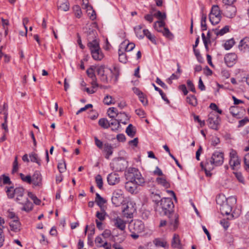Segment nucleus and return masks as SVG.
<instances>
[{
	"mask_svg": "<svg viewBox=\"0 0 249 249\" xmlns=\"http://www.w3.org/2000/svg\"><path fill=\"white\" fill-rule=\"evenodd\" d=\"M207 16L204 13H202L201 20V27L202 31H204L207 30V27L206 24Z\"/></svg>",
	"mask_w": 249,
	"mask_h": 249,
	"instance_id": "obj_44",
	"label": "nucleus"
},
{
	"mask_svg": "<svg viewBox=\"0 0 249 249\" xmlns=\"http://www.w3.org/2000/svg\"><path fill=\"white\" fill-rule=\"evenodd\" d=\"M14 191V195H16L17 197L23 196V195H24V189L21 187L16 188Z\"/></svg>",
	"mask_w": 249,
	"mask_h": 249,
	"instance_id": "obj_49",
	"label": "nucleus"
},
{
	"mask_svg": "<svg viewBox=\"0 0 249 249\" xmlns=\"http://www.w3.org/2000/svg\"><path fill=\"white\" fill-rule=\"evenodd\" d=\"M216 202L220 205V210L222 214L229 215L231 213L232 207L236 203V198L231 196L226 198L224 196L216 198Z\"/></svg>",
	"mask_w": 249,
	"mask_h": 249,
	"instance_id": "obj_3",
	"label": "nucleus"
},
{
	"mask_svg": "<svg viewBox=\"0 0 249 249\" xmlns=\"http://www.w3.org/2000/svg\"><path fill=\"white\" fill-rule=\"evenodd\" d=\"M154 16L156 17L160 20H163L166 17L165 13H162L160 11L155 14Z\"/></svg>",
	"mask_w": 249,
	"mask_h": 249,
	"instance_id": "obj_58",
	"label": "nucleus"
},
{
	"mask_svg": "<svg viewBox=\"0 0 249 249\" xmlns=\"http://www.w3.org/2000/svg\"><path fill=\"white\" fill-rule=\"evenodd\" d=\"M244 162L245 164V170L249 172V153L245 155L244 158Z\"/></svg>",
	"mask_w": 249,
	"mask_h": 249,
	"instance_id": "obj_51",
	"label": "nucleus"
},
{
	"mask_svg": "<svg viewBox=\"0 0 249 249\" xmlns=\"http://www.w3.org/2000/svg\"><path fill=\"white\" fill-rule=\"evenodd\" d=\"M224 153L219 151H215L211 156L210 158L206 159L205 161H202L200 166L205 171L206 175L211 176V171L215 167L221 166L224 162Z\"/></svg>",
	"mask_w": 249,
	"mask_h": 249,
	"instance_id": "obj_2",
	"label": "nucleus"
},
{
	"mask_svg": "<svg viewBox=\"0 0 249 249\" xmlns=\"http://www.w3.org/2000/svg\"><path fill=\"white\" fill-rule=\"evenodd\" d=\"M95 181L98 187L101 189L103 188V179L102 177L100 175H98L95 178Z\"/></svg>",
	"mask_w": 249,
	"mask_h": 249,
	"instance_id": "obj_53",
	"label": "nucleus"
},
{
	"mask_svg": "<svg viewBox=\"0 0 249 249\" xmlns=\"http://www.w3.org/2000/svg\"><path fill=\"white\" fill-rule=\"evenodd\" d=\"M144 228L143 223L139 220H135L134 223L131 224L129 227L130 231L133 230L137 233L142 232L144 230Z\"/></svg>",
	"mask_w": 249,
	"mask_h": 249,
	"instance_id": "obj_9",
	"label": "nucleus"
},
{
	"mask_svg": "<svg viewBox=\"0 0 249 249\" xmlns=\"http://www.w3.org/2000/svg\"><path fill=\"white\" fill-rule=\"evenodd\" d=\"M156 182L158 184L162 185L165 188H169L170 187V183L166 180L165 178L163 177H158L156 178Z\"/></svg>",
	"mask_w": 249,
	"mask_h": 249,
	"instance_id": "obj_24",
	"label": "nucleus"
},
{
	"mask_svg": "<svg viewBox=\"0 0 249 249\" xmlns=\"http://www.w3.org/2000/svg\"><path fill=\"white\" fill-rule=\"evenodd\" d=\"M87 39L88 42L98 40L96 31L94 30L89 29L87 32Z\"/></svg>",
	"mask_w": 249,
	"mask_h": 249,
	"instance_id": "obj_17",
	"label": "nucleus"
},
{
	"mask_svg": "<svg viewBox=\"0 0 249 249\" xmlns=\"http://www.w3.org/2000/svg\"><path fill=\"white\" fill-rule=\"evenodd\" d=\"M105 104L107 105H110L111 104H115V101L113 100L112 96L107 95L104 99L103 101Z\"/></svg>",
	"mask_w": 249,
	"mask_h": 249,
	"instance_id": "obj_52",
	"label": "nucleus"
},
{
	"mask_svg": "<svg viewBox=\"0 0 249 249\" xmlns=\"http://www.w3.org/2000/svg\"><path fill=\"white\" fill-rule=\"evenodd\" d=\"M87 46L89 48L90 53L101 49L99 46V40L94 41L93 42H89L88 43Z\"/></svg>",
	"mask_w": 249,
	"mask_h": 249,
	"instance_id": "obj_23",
	"label": "nucleus"
},
{
	"mask_svg": "<svg viewBox=\"0 0 249 249\" xmlns=\"http://www.w3.org/2000/svg\"><path fill=\"white\" fill-rule=\"evenodd\" d=\"M241 161L239 157L230 159L229 164L232 170H235L237 167H238L240 165Z\"/></svg>",
	"mask_w": 249,
	"mask_h": 249,
	"instance_id": "obj_29",
	"label": "nucleus"
},
{
	"mask_svg": "<svg viewBox=\"0 0 249 249\" xmlns=\"http://www.w3.org/2000/svg\"><path fill=\"white\" fill-rule=\"evenodd\" d=\"M212 31L214 32V34H216L217 36H223L229 31V27L228 26H225L219 31H218L217 29H213Z\"/></svg>",
	"mask_w": 249,
	"mask_h": 249,
	"instance_id": "obj_35",
	"label": "nucleus"
},
{
	"mask_svg": "<svg viewBox=\"0 0 249 249\" xmlns=\"http://www.w3.org/2000/svg\"><path fill=\"white\" fill-rule=\"evenodd\" d=\"M107 180L109 185H114L119 182L120 178L117 174L111 173L108 175Z\"/></svg>",
	"mask_w": 249,
	"mask_h": 249,
	"instance_id": "obj_13",
	"label": "nucleus"
},
{
	"mask_svg": "<svg viewBox=\"0 0 249 249\" xmlns=\"http://www.w3.org/2000/svg\"><path fill=\"white\" fill-rule=\"evenodd\" d=\"M234 44L233 38H231L226 41L224 45V47L225 50H229L232 47Z\"/></svg>",
	"mask_w": 249,
	"mask_h": 249,
	"instance_id": "obj_48",
	"label": "nucleus"
},
{
	"mask_svg": "<svg viewBox=\"0 0 249 249\" xmlns=\"http://www.w3.org/2000/svg\"><path fill=\"white\" fill-rule=\"evenodd\" d=\"M123 199V191L121 189L115 190L111 198L113 204L116 207L119 206L122 203Z\"/></svg>",
	"mask_w": 249,
	"mask_h": 249,
	"instance_id": "obj_6",
	"label": "nucleus"
},
{
	"mask_svg": "<svg viewBox=\"0 0 249 249\" xmlns=\"http://www.w3.org/2000/svg\"><path fill=\"white\" fill-rule=\"evenodd\" d=\"M96 71L100 75L101 80L104 82H107V74L108 72H112L110 69L105 67V66H100L97 68Z\"/></svg>",
	"mask_w": 249,
	"mask_h": 249,
	"instance_id": "obj_7",
	"label": "nucleus"
},
{
	"mask_svg": "<svg viewBox=\"0 0 249 249\" xmlns=\"http://www.w3.org/2000/svg\"><path fill=\"white\" fill-rule=\"evenodd\" d=\"M23 207L21 208L22 211H25L26 212H29L33 210L34 205L30 202L28 198L27 201H24V203L22 204Z\"/></svg>",
	"mask_w": 249,
	"mask_h": 249,
	"instance_id": "obj_25",
	"label": "nucleus"
},
{
	"mask_svg": "<svg viewBox=\"0 0 249 249\" xmlns=\"http://www.w3.org/2000/svg\"><path fill=\"white\" fill-rule=\"evenodd\" d=\"M29 157L32 162H36L39 166L41 165V160L38 158L36 154L32 153L29 155Z\"/></svg>",
	"mask_w": 249,
	"mask_h": 249,
	"instance_id": "obj_43",
	"label": "nucleus"
},
{
	"mask_svg": "<svg viewBox=\"0 0 249 249\" xmlns=\"http://www.w3.org/2000/svg\"><path fill=\"white\" fill-rule=\"evenodd\" d=\"M220 143V139L216 136H213L212 138L211 144L215 146Z\"/></svg>",
	"mask_w": 249,
	"mask_h": 249,
	"instance_id": "obj_64",
	"label": "nucleus"
},
{
	"mask_svg": "<svg viewBox=\"0 0 249 249\" xmlns=\"http://www.w3.org/2000/svg\"><path fill=\"white\" fill-rule=\"evenodd\" d=\"M126 180L134 181L139 185L142 186L145 183L144 179L137 168L130 167L125 172Z\"/></svg>",
	"mask_w": 249,
	"mask_h": 249,
	"instance_id": "obj_4",
	"label": "nucleus"
},
{
	"mask_svg": "<svg viewBox=\"0 0 249 249\" xmlns=\"http://www.w3.org/2000/svg\"><path fill=\"white\" fill-rule=\"evenodd\" d=\"M137 185H139L134 181L128 180L125 184V188L131 194H133L136 191Z\"/></svg>",
	"mask_w": 249,
	"mask_h": 249,
	"instance_id": "obj_14",
	"label": "nucleus"
},
{
	"mask_svg": "<svg viewBox=\"0 0 249 249\" xmlns=\"http://www.w3.org/2000/svg\"><path fill=\"white\" fill-rule=\"evenodd\" d=\"M171 246L173 248H177L179 249H181L182 248V245L180 243L179 236L178 234H174L171 242Z\"/></svg>",
	"mask_w": 249,
	"mask_h": 249,
	"instance_id": "obj_15",
	"label": "nucleus"
},
{
	"mask_svg": "<svg viewBox=\"0 0 249 249\" xmlns=\"http://www.w3.org/2000/svg\"><path fill=\"white\" fill-rule=\"evenodd\" d=\"M144 33V36H145L152 43L156 44V37L154 35H152L148 30H143Z\"/></svg>",
	"mask_w": 249,
	"mask_h": 249,
	"instance_id": "obj_26",
	"label": "nucleus"
},
{
	"mask_svg": "<svg viewBox=\"0 0 249 249\" xmlns=\"http://www.w3.org/2000/svg\"><path fill=\"white\" fill-rule=\"evenodd\" d=\"M152 86L154 87L155 90H156L159 92V94H160V95H161L162 99L164 101H166L167 103H168V104L169 103H170L169 100L168 99L165 94L162 91V90L161 89H160V88H159L158 87H157L153 83L152 84Z\"/></svg>",
	"mask_w": 249,
	"mask_h": 249,
	"instance_id": "obj_42",
	"label": "nucleus"
},
{
	"mask_svg": "<svg viewBox=\"0 0 249 249\" xmlns=\"http://www.w3.org/2000/svg\"><path fill=\"white\" fill-rule=\"evenodd\" d=\"M113 169L117 172L124 171L127 167V162L123 159L114 161L112 164Z\"/></svg>",
	"mask_w": 249,
	"mask_h": 249,
	"instance_id": "obj_8",
	"label": "nucleus"
},
{
	"mask_svg": "<svg viewBox=\"0 0 249 249\" xmlns=\"http://www.w3.org/2000/svg\"><path fill=\"white\" fill-rule=\"evenodd\" d=\"M118 115V119L119 120L121 123L126 124L127 123V121L129 120V117L128 115L124 112H121Z\"/></svg>",
	"mask_w": 249,
	"mask_h": 249,
	"instance_id": "obj_28",
	"label": "nucleus"
},
{
	"mask_svg": "<svg viewBox=\"0 0 249 249\" xmlns=\"http://www.w3.org/2000/svg\"><path fill=\"white\" fill-rule=\"evenodd\" d=\"M235 177L238 180V181L242 183H244V178L241 172H235L234 173Z\"/></svg>",
	"mask_w": 249,
	"mask_h": 249,
	"instance_id": "obj_62",
	"label": "nucleus"
},
{
	"mask_svg": "<svg viewBox=\"0 0 249 249\" xmlns=\"http://www.w3.org/2000/svg\"><path fill=\"white\" fill-rule=\"evenodd\" d=\"M19 175L21 179L23 181L27 182L29 184H31L32 183V180L31 176L27 175L26 176H25L22 173H20Z\"/></svg>",
	"mask_w": 249,
	"mask_h": 249,
	"instance_id": "obj_54",
	"label": "nucleus"
},
{
	"mask_svg": "<svg viewBox=\"0 0 249 249\" xmlns=\"http://www.w3.org/2000/svg\"><path fill=\"white\" fill-rule=\"evenodd\" d=\"M108 116L112 118H115V117H118V115L119 113H118V110L114 107H109L107 110Z\"/></svg>",
	"mask_w": 249,
	"mask_h": 249,
	"instance_id": "obj_33",
	"label": "nucleus"
},
{
	"mask_svg": "<svg viewBox=\"0 0 249 249\" xmlns=\"http://www.w3.org/2000/svg\"><path fill=\"white\" fill-rule=\"evenodd\" d=\"M237 58V56L235 53H229L225 55L224 61L228 67H231L235 64Z\"/></svg>",
	"mask_w": 249,
	"mask_h": 249,
	"instance_id": "obj_10",
	"label": "nucleus"
},
{
	"mask_svg": "<svg viewBox=\"0 0 249 249\" xmlns=\"http://www.w3.org/2000/svg\"><path fill=\"white\" fill-rule=\"evenodd\" d=\"M224 8V15L229 18H233L236 14V8L235 6H226Z\"/></svg>",
	"mask_w": 249,
	"mask_h": 249,
	"instance_id": "obj_11",
	"label": "nucleus"
},
{
	"mask_svg": "<svg viewBox=\"0 0 249 249\" xmlns=\"http://www.w3.org/2000/svg\"><path fill=\"white\" fill-rule=\"evenodd\" d=\"M186 102L192 106L195 107L197 105V99L195 95H190L186 98Z\"/></svg>",
	"mask_w": 249,
	"mask_h": 249,
	"instance_id": "obj_36",
	"label": "nucleus"
},
{
	"mask_svg": "<svg viewBox=\"0 0 249 249\" xmlns=\"http://www.w3.org/2000/svg\"><path fill=\"white\" fill-rule=\"evenodd\" d=\"M58 169L60 173H62L65 171L66 169V165L64 161L63 162L59 163L57 165Z\"/></svg>",
	"mask_w": 249,
	"mask_h": 249,
	"instance_id": "obj_57",
	"label": "nucleus"
},
{
	"mask_svg": "<svg viewBox=\"0 0 249 249\" xmlns=\"http://www.w3.org/2000/svg\"><path fill=\"white\" fill-rule=\"evenodd\" d=\"M220 121V118L216 112L212 111L209 113L207 122L210 128L217 130Z\"/></svg>",
	"mask_w": 249,
	"mask_h": 249,
	"instance_id": "obj_5",
	"label": "nucleus"
},
{
	"mask_svg": "<svg viewBox=\"0 0 249 249\" xmlns=\"http://www.w3.org/2000/svg\"><path fill=\"white\" fill-rule=\"evenodd\" d=\"M187 86H188V88L191 91H192L194 93L196 92L195 86L193 84V82L191 80H187Z\"/></svg>",
	"mask_w": 249,
	"mask_h": 249,
	"instance_id": "obj_63",
	"label": "nucleus"
},
{
	"mask_svg": "<svg viewBox=\"0 0 249 249\" xmlns=\"http://www.w3.org/2000/svg\"><path fill=\"white\" fill-rule=\"evenodd\" d=\"M129 205H127L126 207L124 209L123 212L124 213V214L126 216L127 218H131L132 217L133 213L134 212L135 210L133 209V207L132 206L131 208V210H129Z\"/></svg>",
	"mask_w": 249,
	"mask_h": 249,
	"instance_id": "obj_38",
	"label": "nucleus"
},
{
	"mask_svg": "<svg viewBox=\"0 0 249 249\" xmlns=\"http://www.w3.org/2000/svg\"><path fill=\"white\" fill-rule=\"evenodd\" d=\"M13 187H10L7 188L6 193L7 196L10 198H13L14 197V191L13 190Z\"/></svg>",
	"mask_w": 249,
	"mask_h": 249,
	"instance_id": "obj_60",
	"label": "nucleus"
},
{
	"mask_svg": "<svg viewBox=\"0 0 249 249\" xmlns=\"http://www.w3.org/2000/svg\"><path fill=\"white\" fill-rule=\"evenodd\" d=\"M104 151L106 153L105 158L108 159L113 153V147L111 144L107 142L105 143L104 144Z\"/></svg>",
	"mask_w": 249,
	"mask_h": 249,
	"instance_id": "obj_21",
	"label": "nucleus"
},
{
	"mask_svg": "<svg viewBox=\"0 0 249 249\" xmlns=\"http://www.w3.org/2000/svg\"><path fill=\"white\" fill-rule=\"evenodd\" d=\"M154 15L152 13L146 14L144 16V18L145 20L151 23L153 21Z\"/></svg>",
	"mask_w": 249,
	"mask_h": 249,
	"instance_id": "obj_61",
	"label": "nucleus"
},
{
	"mask_svg": "<svg viewBox=\"0 0 249 249\" xmlns=\"http://www.w3.org/2000/svg\"><path fill=\"white\" fill-rule=\"evenodd\" d=\"M95 67L92 66L87 70V74L88 76L91 79H95L96 76L94 73Z\"/></svg>",
	"mask_w": 249,
	"mask_h": 249,
	"instance_id": "obj_50",
	"label": "nucleus"
},
{
	"mask_svg": "<svg viewBox=\"0 0 249 249\" xmlns=\"http://www.w3.org/2000/svg\"><path fill=\"white\" fill-rule=\"evenodd\" d=\"M10 230L15 232H18L20 230V223L18 219H14L9 223Z\"/></svg>",
	"mask_w": 249,
	"mask_h": 249,
	"instance_id": "obj_16",
	"label": "nucleus"
},
{
	"mask_svg": "<svg viewBox=\"0 0 249 249\" xmlns=\"http://www.w3.org/2000/svg\"><path fill=\"white\" fill-rule=\"evenodd\" d=\"M163 35L169 39H172L173 35L170 32L169 30L167 28H164L163 31H162Z\"/></svg>",
	"mask_w": 249,
	"mask_h": 249,
	"instance_id": "obj_55",
	"label": "nucleus"
},
{
	"mask_svg": "<svg viewBox=\"0 0 249 249\" xmlns=\"http://www.w3.org/2000/svg\"><path fill=\"white\" fill-rule=\"evenodd\" d=\"M143 26L144 25H140L134 28L136 36L140 39H142L144 37V33L143 31L142 32V29Z\"/></svg>",
	"mask_w": 249,
	"mask_h": 249,
	"instance_id": "obj_27",
	"label": "nucleus"
},
{
	"mask_svg": "<svg viewBox=\"0 0 249 249\" xmlns=\"http://www.w3.org/2000/svg\"><path fill=\"white\" fill-rule=\"evenodd\" d=\"M32 182L33 184L35 186H39L42 181V177L40 173L38 171H36L34 174L32 178Z\"/></svg>",
	"mask_w": 249,
	"mask_h": 249,
	"instance_id": "obj_18",
	"label": "nucleus"
},
{
	"mask_svg": "<svg viewBox=\"0 0 249 249\" xmlns=\"http://www.w3.org/2000/svg\"><path fill=\"white\" fill-rule=\"evenodd\" d=\"M135 47L134 43L131 42L127 43L126 45L125 44V42H124L121 44V46L120 48L122 49L123 48L124 49L126 52H130L132 51Z\"/></svg>",
	"mask_w": 249,
	"mask_h": 249,
	"instance_id": "obj_31",
	"label": "nucleus"
},
{
	"mask_svg": "<svg viewBox=\"0 0 249 249\" xmlns=\"http://www.w3.org/2000/svg\"><path fill=\"white\" fill-rule=\"evenodd\" d=\"M174 205L170 198H163L157 203L156 211L159 212L161 215H168L169 223L176 230L178 225V216L177 214L172 213Z\"/></svg>",
	"mask_w": 249,
	"mask_h": 249,
	"instance_id": "obj_1",
	"label": "nucleus"
},
{
	"mask_svg": "<svg viewBox=\"0 0 249 249\" xmlns=\"http://www.w3.org/2000/svg\"><path fill=\"white\" fill-rule=\"evenodd\" d=\"M73 10L76 18H80L81 17L82 13L81 8L78 5L73 6Z\"/></svg>",
	"mask_w": 249,
	"mask_h": 249,
	"instance_id": "obj_47",
	"label": "nucleus"
},
{
	"mask_svg": "<svg viewBox=\"0 0 249 249\" xmlns=\"http://www.w3.org/2000/svg\"><path fill=\"white\" fill-rule=\"evenodd\" d=\"M154 245L157 247H162L165 249L168 248L169 245L164 239L161 238H156L153 241Z\"/></svg>",
	"mask_w": 249,
	"mask_h": 249,
	"instance_id": "obj_19",
	"label": "nucleus"
},
{
	"mask_svg": "<svg viewBox=\"0 0 249 249\" xmlns=\"http://www.w3.org/2000/svg\"><path fill=\"white\" fill-rule=\"evenodd\" d=\"M99 125L104 129H107L110 126L109 122L106 118H101L98 121Z\"/></svg>",
	"mask_w": 249,
	"mask_h": 249,
	"instance_id": "obj_32",
	"label": "nucleus"
},
{
	"mask_svg": "<svg viewBox=\"0 0 249 249\" xmlns=\"http://www.w3.org/2000/svg\"><path fill=\"white\" fill-rule=\"evenodd\" d=\"M114 226L121 231H124L125 229L126 222L119 216L111 219Z\"/></svg>",
	"mask_w": 249,
	"mask_h": 249,
	"instance_id": "obj_12",
	"label": "nucleus"
},
{
	"mask_svg": "<svg viewBox=\"0 0 249 249\" xmlns=\"http://www.w3.org/2000/svg\"><path fill=\"white\" fill-rule=\"evenodd\" d=\"M193 51L197 60L199 62L202 63L203 62V58L200 53L199 51L196 49H194Z\"/></svg>",
	"mask_w": 249,
	"mask_h": 249,
	"instance_id": "obj_59",
	"label": "nucleus"
},
{
	"mask_svg": "<svg viewBox=\"0 0 249 249\" xmlns=\"http://www.w3.org/2000/svg\"><path fill=\"white\" fill-rule=\"evenodd\" d=\"M165 22L163 20H159L156 21L154 24V28L159 32H161V30L160 28L164 27Z\"/></svg>",
	"mask_w": 249,
	"mask_h": 249,
	"instance_id": "obj_41",
	"label": "nucleus"
},
{
	"mask_svg": "<svg viewBox=\"0 0 249 249\" xmlns=\"http://www.w3.org/2000/svg\"><path fill=\"white\" fill-rule=\"evenodd\" d=\"M5 241V235L3 233V228L0 227V248H1Z\"/></svg>",
	"mask_w": 249,
	"mask_h": 249,
	"instance_id": "obj_56",
	"label": "nucleus"
},
{
	"mask_svg": "<svg viewBox=\"0 0 249 249\" xmlns=\"http://www.w3.org/2000/svg\"><path fill=\"white\" fill-rule=\"evenodd\" d=\"M58 9L63 11H68L70 9V4L67 0H66L64 2L60 4L58 6Z\"/></svg>",
	"mask_w": 249,
	"mask_h": 249,
	"instance_id": "obj_45",
	"label": "nucleus"
},
{
	"mask_svg": "<svg viewBox=\"0 0 249 249\" xmlns=\"http://www.w3.org/2000/svg\"><path fill=\"white\" fill-rule=\"evenodd\" d=\"M95 202L102 208V206L106 202V201L98 193H96Z\"/></svg>",
	"mask_w": 249,
	"mask_h": 249,
	"instance_id": "obj_39",
	"label": "nucleus"
},
{
	"mask_svg": "<svg viewBox=\"0 0 249 249\" xmlns=\"http://www.w3.org/2000/svg\"><path fill=\"white\" fill-rule=\"evenodd\" d=\"M118 54H119V60L120 62L125 63L127 61L126 55L125 53L124 52V51L120 48L118 50Z\"/></svg>",
	"mask_w": 249,
	"mask_h": 249,
	"instance_id": "obj_37",
	"label": "nucleus"
},
{
	"mask_svg": "<svg viewBox=\"0 0 249 249\" xmlns=\"http://www.w3.org/2000/svg\"><path fill=\"white\" fill-rule=\"evenodd\" d=\"M110 126H112L111 129L113 131L117 130L119 127L120 126V123L119 120L118 119H116L115 118L112 119L111 120V122H109Z\"/></svg>",
	"mask_w": 249,
	"mask_h": 249,
	"instance_id": "obj_34",
	"label": "nucleus"
},
{
	"mask_svg": "<svg viewBox=\"0 0 249 249\" xmlns=\"http://www.w3.org/2000/svg\"><path fill=\"white\" fill-rule=\"evenodd\" d=\"M239 49L241 51H245L249 48V37H245L242 39L239 45Z\"/></svg>",
	"mask_w": 249,
	"mask_h": 249,
	"instance_id": "obj_20",
	"label": "nucleus"
},
{
	"mask_svg": "<svg viewBox=\"0 0 249 249\" xmlns=\"http://www.w3.org/2000/svg\"><path fill=\"white\" fill-rule=\"evenodd\" d=\"M125 132L128 136L131 138L135 136L136 134V130L132 124H129L128 125L126 128Z\"/></svg>",
	"mask_w": 249,
	"mask_h": 249,
	"instance_id": "obj_30",
	"label": "nucleus"
},
{
	"mask_svg": "<svg viewBox=\"0 0 249 249\" xmlns=\"http://www.w3.org/2000/svg\"><path fill=\"white\" fill-rule=\"evenodd\" d=\"M210 15H213V16H221L220 14V8L218 5H215L213 6Z\"/></svg>",
	"mask_w": 249,
	"mask_h": 249,
	"instance_id": "obj_46",
	"label": "nucleus"
},
{
	"mask_svg": "<svg viewBox=\"0 0 249 249\" xmlns=\"http://www.w3.org/2000/svg\"><path fill=\"white\" fill-rule=\"evenodd\" d=\"M221 16L209 15V19L211 23L213 25L218 24L221 20Z\"/></svg>",
	"mask_w": 249,
	"mask_h": 249,
	"instance_id": "obj_40",
	"label": "nucleus"
},
{
	"mask_svg": "<svg viewBox=\"0 0 249 249\" xmlns=\"http://www.w3.org/2000/svg\"><path fill=\"white\" fill-rule=\"evenodd\" d=\"M90 53L93 59L96 61H101L104 56L101 49L91 52Z\"/></svg>",
	"mask_w": 249,
	"mask_h": 249,
	"instance_id": "obj_22",
	"label": "nucleus"
}]
</instances>
